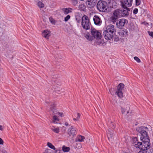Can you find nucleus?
<instances>
[{"label":"nucleus","instance_id":"obj_1","mask_svg":"<svg viewBox=\"0 0 153 153\" xmlns=\"http://www.w3.org/2000/svg\"><path fill=\"white\" fill-rule=\"evenodd\" d=\"M147 129V127L144 126L138 127L136 129L137 131L140 134V140L142 141L141 145L138 148L145 151L150 148V140L146 131Z\"/></svg>","mask_w":153,"mask_h":153},{"label":"nucleus","instance_id":"obj_2","mask_svg":"<svg viewBox=\"0 0 153 153\" xmlns=\"http://www.w3.org/2000/svg\"><path fill=\"white\" fill-rule=\"evenodd\" d=\"M116 30L113 25H110L107 26L105 30L103 32V35L105 39L110 40L113 37Z\"/></svg>","mask_w":153,"mask_h":153},{"label":"nucleus","instance_id":"obj_3","mask_svg":"<svg viewBox=\"0 0 153 153\" xmlns=\"http://www.w3.org/2000/svg\"><path fill=\"white\" fill-rule=\"evenodd\" d=\"M97 7L100 12H107L108 8L107 3L106 1L102 0H100L98 1Z\"/></svg>","mask_w":153,"mask_h":153},{"label":"nucleus","instance_id":"obj_4","mask_svg":"<svg viewBox=\"0 0 153 153\" xmlns=\"http://www.w3.org/2000/svg\"><path fill=\"white\" fill-rule=\"evenodd\" d=\"M82 25L83 28L86 30L90 29L91 24L88 17L84 15L82 17Z\"/></svg>","mask_w":153,"mask_h":153},{"label":"nucleus","instance_id":"obj_5","mask_svg":"<svg viewBox=\"0 0 153 153\" xmlns=\"http://www.w3.org/2000/svg\"><path fill=\"white\" fill-rule=\"evenodd\" d=\"M124 85L122 83H120L118 85L116 93L117 95L120 98L123 97V93L122 90L124 87Z\"/></svg>","mask_w":153,"mask_h":153},{"label":"nucleus","instance_id":"obj_6","mask_svg":"<svg viewBox=\"0 0 153 153\" xmlns=\"http://www.w3.org/2000/svg\"><path fill=\"white\" fill-rule=\"evenodd\" d=\"M133 0H123L121 1V5L123 8L128 9V7H131L132 4Z\"/></svg>","mask_w":153,"mask_h":153},{"label":"nucleus","instance_id":"obj_7","mask_svg":"<svg viewBox=\"0 0 153 153\" xmlns=\"http://www.w3.org/2000/svg\"><path fill=\"white\" fill-rule=\"evenodd\" d=\"M91 34L92 36V37L97 39H100L101 38L100 33L94 28L91 29Z\"/></svg>","mask_w":153,"mask_h":153},{"label":"nucleus","instance_id":"obj_8","mask_svg":"<svg viewBox=\"0 0 153 153\" xmlns=\"http://www.w3.org/2000/svg\"><path fill=\"white\" fill-rule=\"evenodd\" d=\"M127 23V20L122 19L118 20L116 22V25L118 28L121 29L123 27L125 24Z\"/></svg>","mask_w":153,"mask_h":153},{"label":"nucleus","instance_id":"obj_9","mask_svg":"<svg viewBox=\"0 0 153 153\" xmlns=\"http://www.w3.org/2000/svg\"><path fill=\"white\" fill-rule=\"evenodd\" d=\"M113 130L111 128L108 129L107 131V134L108 139L110 141H112L114 139Z\"/></svg>","mask_w":153,"mask_h":153},{"label":"nucleus","instance_id":"obj_10","mask_svg":"<svg viewBox=\"0 0 153 153\" xmlns=\"http://www.w3.org/2000/svg\"><path fill=\"white\" fill-rule=\"evenodd\" d=\"M68 134L70 136L74 137L77 134V132L73 126H72L69 128L68 130Z\"/></svg>","mask_w":153,"mask_h":153},{"label":"nucleus","instance_id":"obj_11","mask_svg":"<svg viewBox=\"0 0 153 153\" xmlns=\"http://www.w3.org/2000/svg\"><path fill=\"white\" fill-rule=\"evenodd\" d=\"M50 105V109L54 114H57L61 117L63 116V114L62 112H57V110L55 108V106L54 104L51 103L49 105Z\"/></svg>","mask_w":153,"mask_h":153},{"label":"nucleus","instance_id":"obj_12","mask_svg":"<svg viewBox=\"0 0 153 153\" xmlns=\"http://www.w3.org/2000/svg\"><path fill=\"white\" fill-rule=\"evenodd\" d=\"M97 0H86V4L90 8L94 7L96 5Z\"/></svg>","mask_w":153,"mask_h":153},{"label":"nucleus","instance_id":"obj_13","mask_svg":"<svg viewBox=\"0 0 153 153\" xmlns=\"http://www.w3.org/2000/svg\"><path fill=\"white\" fill-rule=\"evenodd\" d=\"M93 19L95 25H100L101 24L102 20L98 16H94Z\"/></svg>","mask_w":153,"mask_h":153},{"label":"nucleus","instance_id":"obj_14","mask_svg":"<svg viewBox=\"0 0 153 153\" xmlns=\"http://www.w3.org/2000/svg\"><path fill=\"white\" fill-rule=\"evenodd\" d=\"M122 10L119 9H117L115 10L113 13V16H115L116 17L119 18L120 17L122 16Z\"/></svg>","mask_w":153,"mask_h":153},{"label":"nucleus","instance_id":"obj_15","mask_svg":"<svg viewBox=\"0 0 153 153\" xmlns=\"http://www.w3.org/2000/svg\"><path fill=\"white\" fill-rule=\"evenodd\" d=\"M134 146L136 148H138L139 146L141 145V143L138 141L137 137H134L133 138Z\"/></svg>","mask_w":153,"mask_h":153},{"label":"nucleus","instance_id":"obj_16","mask_svg":"<svg viewBox=\"0 0 153 153\" xmlns=\"http://www.w3.org/2000/svg\"><path fill=\"white\" fill-rule=\"evenodd\" d=\"M51 35V31L48 30H44L42 33V36L48 39Z\"/></svg>","mask_w":153,"mask_h":153},{"label":"nucleus","instance_id":"obj_17","mask_svg":"<svg viewBox=\"0 0 153 153\" xmlns=\"http://www.w3.org/2000/svg\"><path fill=\"white\" fill-rule=\"evenodd\" d=\"M62 10L64 12V14L67 15L69 13H71L73 9L70 7L68 8H63L62 9Z\"/></svg>","mask_w":153,"mask_h":153},{"label":"nucleus","instance_id":"obj_18","mask_svg":"<svg viewBox=\"0 0 153 153\" xmlns=\"http://www.w3.org/2000/svg\"><path fill=\"white\" fill-rule=\"evenodd\" d=\"M119 34L122 37H126L128 34V32L126 30H122L120 31Z\"/></svg>","mask_w":153,"mask_h":153},{"label":"nucleus","instance_id":"obj_19","mask_svg":"<svg viewBox=\"0 0 153 153\" xmlns=\"http://www.w3.org/2000/svg\"><path fill=\"white\" fill-rule=\"evenodd\" d=\"M125 10H122V16L124 17L128 16V11H130L129 8H125Z\"/></svg>","mask_w":153,"mask_h":153},{"label":"nucleus","instance_id":"obj_20","mask_svg":"<svg viewBox=\"0 0 153 153\" xmlns=\"http://www.w3.org/2000/svg\"><path fill=\"white\" fill-rule=\"evenodd\" d=\"M116 1L114 0H111L108 2V4H110V7H112V8H114L116 6L117 3L116 2Z\"/></svg>","mask_w":153,"mask_h":153},{"label":"nucleus","instance_id":"obj_21","mask_svg":"<svg viewBox=\"0 0 153 153\" xmlns=\"http://www.w3.org/2000/svg\"><path fill=\"white\" fill-rule=\"evenodd\" d=\"M79 9L81 11H86V6L85 4H80L79 6Z\"/></svg>","mask_w":153,"mask_h":153},{"label":"nucleus","instance_id":"obj_22","mask_svg":"<svg viewBox=\"0 0 153 153\" xmlns=\"http://www.w3.org/2000/svg\"><path fill=\"white\" fill-rule=\"evenodd\" d=\"M118 18L116 17L115 16H113V15H112L111 17L110 18L111 21L113 24H114L117 21Z\"/></svg>","mask_w":153,"mask_h":153},{"label":"nucleus","instance_id":"obj_23","mask_svg":"<svg viewBox=\"0 0 153 153\" xmlns=\"http://www.w3.org/2000/svg\"><path fill=\"white\" fill-rule=\"evenodd\" d=\"M51 130L55 133L58 134L60 131V129L59 127L56 128L54 126H53L51 128Z\"/></svg>","mask_w":153,"mask_h":153},{"label":"nucleus","instance_id":"obj_24","mask_svg":"<svg viewBox=\"0 0 153 153\" xmlns=\"http://www.w3.org/2000/svg\"><path fill=\"white\" fill-rule=\"evenodd\" d=\"M85 37L89 41H92L94 39V38L90 35L89 33H87V34H85Z\"/></svg>","mask_w":153,"mask_h":153},{"label":"nucleus","instance_id":"obj_25","mask_svg":"<svg viewBox=\"0 0 153 153\" xmlns=\"http://www.w3.org/2000/svg\"><path fill=\"white\" fill-rule=\"evenodd\" d=\"M47 145L48 146V147L52 149L53 150H55L56 149V148L55 147L53 146L51 143L50 142H48L47 143Z\"/></svg>","mask_w":153,"mask_h":153},{"label":"nucleus","instance_id":"obj_26","mask_svg":"<svg viewBox=\"0 0 153 153\" xmlns=\"http://www.w3.org/2000/svg\"><path fill=\"white\" fill-rule=\"evenodd\" d=\"M70 150V148L69 147H66L65 146H62V150L64 152H68Z\"/></svg>","mask_w":153,"mask_h":153},{"label":"nucleus","instance_id":"obj_27","mask_svg":"<svg viewBox=\"0 0 153 153\" xmlns=\"http://www.w3.org/2000/svg\"><path fill=\"white\" fill-rule=\"evenodd\" d=\"M121 111L123 114H124L125 112H126V114H127L129 113V111L128 110H127L126 108L125 109V108H123L122 107H121Z\"/></svg>","mask_w":153,"mask_h":153},{"label":"nucleus","instance_id":"obj_28","mask_svg":"<svg viewBox=\"0 0 153 153\" xmlns=\"http://www.w3.org/2000/svg\"><path fill=\"white\" fill-rule=\"evenodd\" d=\"M85 139V137H84L81 135H79L78 137L77 141L79 142H82Z\"/></svg>","mask_w":153,"mask_h":153},{"label":"nucleus","instance_id":"obj_29","mask_svg":"<svg viewBox=\"0 0 153 153\" xmlns=\"http://www.w3.org/2000/svg\"><path fill=\"white\" fill-rule=\"evenodd\" d=\"M82 19V17L79 16H76V20L77 22L80 23L81 20Z\"/></svg>","mask_w":153,"mask_h":153},{"label":"nucleus","instance_id":"obj_30","mask_svg":"<svg viewBox=\"0 0 153 153\" xmlns=\"http://www.w3.org/2000/svg\"><path fill=\"white\" fill-rule=\"evenodd\" d=\"M53 120L52 122L53 123H55L56 121H59V119L58 118L57 116L54 115L53 117Z\"/></svg>","mask_w":153,"mask_h":153},{"label":"nucleus","instance_id":"obj_31","mask_svg":"<svg viewBox=\"0 0 153 153\" xmlns=\"http://www.w3.org/2000/svg\"><path fill=\"white\" fill-rule=\"evenodd\" d=\"M37 5L40 8H43L44 6V4L40 1H39Z\"/></svg>","mask_w":153,"mask_h":153},{"label":"nucleus","instance_id":"obj_32","mask_svg":"<svg viewBox=\"0 0 153 153\" xmlns=\"http://www.w3.org/2000/svg\"><path fill=\"white\" fill-rule=\"evenodd\" d=\"M71 18V16L69 15H68L66 16L64 18V21L65 22H67Z\"/></svg>","mask_w":153,"mask_h":153},{"label":"nucleus","instance_id":"obj_33","mask_svg":"<svg viewBox=\"0 0 153 153\" xmlns=\"http://www.w3.org/2000/svg\"><path fill=\"white\" fill-rule=\"evenodd\" d=\"M73 4L74 5H76L78 3L77 0H71Z\"/></svg>","mask_w":153,"mask_h":153},{"label":"nucleus","instance_id":"obj_34","mask_svg":"<svg viewBox=\"0 0 153 153\" xmlns=\"http://www.w3.org/2000/svg\"><path fill=\"white\" fill-rule=\"evenodd\" d=\"M110 127L112 128L111 129L113 130L115 128V126L113 123L111 122L110 124Z\"/></svg>","mask_w":153,"mask_h":153},{"label":"nucleus","instance_id":"obj_35","mask_svg":"<svg viewBox=\"0 0 153 153\" xmlns=\"http://www.w3.org/2000/svg\"><path fill=\"white\" fill-rule=\"evenodd\" d=\"M136 5L137 6H139L140 4V0H135Z\"/></svg>","mask_w":153,"mask_h":153},{"label":"nucleus","instance_id":"obj_36","mask_svg":"<svg viewBox=\"0 0 153 153\" xmlns=\"http://www.w3.org/2000/svg\"><path fill=\"white\" fill-rule=\"evenodd\" d=\"M51 149H46L43 153H51Z\"/></svg>","mask_w":153,"mask_h":153},{"label":"nucleus","instance_id":"obj_37","mask_svg":"<svg viewBox=\"0 0 153 153\" xmlns=\"http://www.w3.org/2000/svg\"><path fill=\"white\" fill-rule=\"evenodd\" d=\"M134 59L138 62H141L140 59L137 56L134 57Z\"/></svg>","mask_w":153,"mask_h":153},{"label":"nucleus","instance_id":"obj_38","mask_svg":"<svg viewBox=\"0 0 153 153\" xmlns=\"http://www.w3.org/2000/svg\"><path fill=\"white\" fill-rule=\"evenodd\" d=\"M138 12V10L137 8H135L133 11V13L134 14L137 13Z\"/></svg>","mask_w":153,"mask_h":153},{"label":"nucleus","instance_id":"obj_39","mask_svg":"<svg viewBox=\"0 0 153 153\" xmlns=\"http://www.w3.org/2000/svg\"><path fill=\"white\" fill-rule=\"evenodd\" d=\"M149 34V36L153 37V32H150L149 31L148 32Z\"/></svg>","mask_w":153,"mask_h":153},{"label":"nucleus","instance_id":"obj_40","mask_svg":"<svg viewBox=\"0 0 153 153\" xmlns=\"http://www.w3.org/2000/svg\"><path fill=\"white\" fill-rule=\"evenodd\" d=\"M77 116L76 117V118L77 119H78V120H79V119L80 118V116L81 115L79 113H78L77 114Z\"/></svg>","mask_w":153,"mask_h":153},{"label":"nucleus","instance_id":"obj_41","mask_svg":"<svg viewBox=\"0 0 153 153\" xmlns=\"http://www.w3.org/2000/svg\"><path fill=\"white\" fill-rule=\"evenodd\" d=\"M138 153H146V151L145 150H142V151H140Z\"/></svg>","mask_w":153,"mask_h":153},{"label":"nucleus","instance_id":"obj_42","mask_svg":"<svg viewBox=\"0 0 153 153\" xmlns=\"http://www.w3.org/2000/svg\"><path fill=\"white\" fill-rule=\"evenodd\" d=\"M112 90H113V89L112 88H111L109 89V91L110 92V93H111V94L112 95H113L114 94V93H113L112 92Z\"/></svg>","mask_w":153,"mask_h":153},{"label":"nucleus","instance_id":"obj_43","mask_svg":"<svg viewBox=\"0 0 153 153\" xmlns=\"http://www.w3.org/2000/svg\"><path fill=\"white\" fill-rule=\"evenodd\" d=\"M3 143H4V142H3L2 139L1 138H0V144H1V145L3 144Z\"/></svg>","mask_w":153,"mask_h":153},{"label":"nucleus","instance_id":"obj_44","mask_svg":"<svg viewBox=\"0 0 153 153\" xmlns=\"http://www.w3.org/2000/svg\"><path fill=\"white\" fill-rule=\"evenodd\" d=\"M0 130L1 131L3 130V126H0Z\"/></svg>","mask_w":153,"mask_h":153},{"label":"nucleus","instance_id":"obj_45","mask_svg":"<svg viewBox=\"0 0 153 153\" xmlns=\"http://www.w3.org/2000/svg\"><path fill=\"white\" fill-rule=\"evenodd\" d=\"M65 125L66 126H68V124L67 122H65Z\"/></svg>","mask_w":153,"mask_h":153},{"label":"nucleus","instance_id":"obj_46","mask_svg":"<svg viewBox=\"0 0 153 153\" xmlns=\"http://www.w3.org/2000/svg\"><path fill=\"white\" fill-rule=\"evenodd\" d=\"M101 43V42H98V43L97 42L96 43V44H97V45H100V44Z\"/></svg>","mask_w":153,"mask_h":153},{"label":"nucleus","instance_id":"obj_47","mask_svg":"<svg viewBox=\"0 0 153 153\" xmlns=\"http://www.w3.org/2000/svg\"><path fill=\"white\" fill-rule=\"evenodd\" d=\"M2 153H7V152L6 151L4 150L2 152Z\"/></svg>","mask_w":153,"mask_h":153},{"label":"nucleus","instance_id":"obj_48","mask_svg":"<svg viewBox=\"0 0 153 153\" xmlns=\"http://www.w3.org/2000/svg\"><path fill=\"white\" fill-rule=\"evenodd\" d=\"M73 120L74 121H75V120H78V119H77L76 118H74L73 119Z\"/></svg>","mask_w":153,"mask_h":153},{"label":"nucleus","instance_id":"obj_49","mask_svg":"<svg viewBox=\"0 0 153 153\" xmlns=\"http://www.w3.org/2000/svg\"><path fill=\"white\" fill-rule=\"evenodd\" d=\"M128 108H129V105H128Z\"/></svg>","mask_w":153,"mask_h":153},{"label":"nucleus","instance_id":"obj_50","mask_svg":"<svg viewBox=\"0 0 153 153\" xmlns=\"http://www.w3.org/2000/svg\"><path fill=\"white\" fill-rule=\"evenodd\" d=\"M80 0L81 1H84V0Z\"/></svg>","mask_w":153,"mask_h":153},{"label":"nucleus","instance_id":"obj_51","mask_svg":"<svg viewBox=\"0 0 153 153\" xmlns=\"http://www.w3.org/2000/svg\"><path fill=\"white\" fill-rule=\"evenodd\" d=\"M57 150L56 151V152H57Z\"/></svg>","mask_w":153,"mask_h":153},{"label":"nucleus","instance_id":"obj_52","mask_svg":"<svg viewBox=\"0 0 153 153\" xmlns=\"http://www.w3.org/2000/svg\"><path fill=\"white\" fill-rule=\"evenodd\" d=\"M59 153H60V152Z\"/></svg>","mask_w":153,"mask_h":153}]
</instances>
